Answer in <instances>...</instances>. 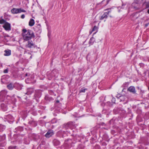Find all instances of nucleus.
I'll return each instance as SVG.
<instances>
[{"mask_svg": "<svg viewBox=\"0 0 149 149\" xmlns=\"http://www.w3.org/2000/svg\"><path fill=\"white\" fill-rule=\"evenodd\" d=\"M22 33L23 39L25 41H28L32 38L35 37V36L33 32L31 30L26 29H23Z\"/></svg>", "mask_w": 149, "mask_h": 149, "instance_id": "1", "label": "nucleus"}, {"mask_svg": "<svg viewBox=\"0 0 149 149\" xmlns=\"http://www.w3.org/2000/svg\"><path fill=\"white\" fill-rule=\"evenodd\" d=\"M105 11L108 10L107 12H105L103 14L100 18V20L106 19L108 17V15H109L111 17H113L112 15L113 13L111 10V8H108L104 10Z\"/></svg>", "mask_w": 149, "mask_h": 149, "instance_id": "2", "label": "nucleus"}, {"mask_svg": "<svg viewBox=\"0 0 149 149\" xmlns=\"http://www.w3.org/2000/svg\"><path fill=\"white\" fill-rule=\"evenodd\" d=\"M11 12L13 14H17L20 13L22 12L25 13L26 11L21 8L19 9L13 8L11 10Z\"/></svg>", "mask_w": 149, "mask_h": 149, "instance_id": "3", "label": "nucleus"}, {"mask_svg": "<svg viewBox=\"0 0 149 149\" xmlns=\"http://www.w3.org/2000/svg\"><path fill=\"white\" fill-rule=\"evenodd\" d=\"M36 46L32 41L29 40L28 41L27 44L26 45V47L29 48H35L36 47Z\"/></svg>", "mask_w": 149, "mask_h": 149, "instance_id": "4", "label": "nucleus"}, {"mask_svg": "<svg viewBox=\"0 0 149 149\" xmlns=\"http://www.w3.org/2000/svg\"><path fill=\"white\" fill-rule=\"evenodd\" d=\"M7 103L8 101H6L4 103H2L1 105V109L3 111H6L8 110V106L6 104Z\"/></svg>", "mask_w": 149, "mask_h": 149, "instance_id": "5", "label": "nucleus"}, {"mask_svg": "<svg viewBox=\"0 0 149 149\" xmlns=\"http://www.w3.org/2000/svg\"><path fill=\"white\" fill-rule=\"evenodd\" d=\"M138 2V1H135L132 4V7L136 10H138L139 9Z\"/></svg>", "mask_w": 149, "mask_h": 149, "instance_id": "6", "label": "nucleus"}, {"mask_svg": "<svg viewBox=\"0 0 149 149\" xmlns=\"http://www.w3.org/2000/svg\"><path fill=\"white\" fill-rule=\"evenodd\" d=\"M3 27L6 31H10L11 30L10 24L8 22H6Z\"/></svg>", "mask_w": 149, "mask_h": 149, "instance_id": "7", "label": "nucleus"}, {"mask_svg": "<svg viewBox=\"0 0 149 149\" xmlns=\"http://www.w3.org/2000/svg\"><path fill=\"white\" fill-rule=\"evenodd\" d=\"M33 28L34 30L36 32H38L39 33H40L41 32V25L40 24L34 26Z\"/></svg>", "mask_w": 149, "mask_h": 149, "instance_id": "8", "label": "nucleus"}, {"mask_svg": "<svg viewBox=\"0 0 149 149\" xmlns=\"http://www.w3.org/2000/svg\"><path fill=\"white\" fill-rule=\"evenodd\" d=\"M54 134L53 131L50 130L48 131L47 133L45 134V136L47 138H49L53 135Z\"/></svg>", "mask_w": 149, "mask_h": 149, "instance_id": "9", "label": "nucleus"}, {"mask_svg": "<svg viewBox=\"0 0 149 149\" xmlns=\"http://www.w3.org/2000/svg\"><path fill=\"white\" fill-rule=\"evenodd\" d=\"M41 95L40 91L39 90L36 91L35 93V97L37 98L40 97Z\"/></svg>", "mask_w": 149, "mask_h": 149, "instance_id": "10", "label": "nucleus"}, {"mask_svg": "<svg viewBox=\"0 0 149 149\" xmlns=\"http://www.w3.org/2000/svg\"><path fill=\"white\" fill-rule=\"evenodd\" d=\"M7 87L9 90H12L14 87V85L13 83H11L7 85Z\"/></svg>", "mask_w": 149, "mask_h": 149, "instance_id": "11", "label": "nucleus"}, {"mask_svg": "<svg viewBox=\"0 0 149 149\" xmlns=\"http://www.w3.org/2000/svg\"><path fill=\"white\" fill-rule=\"evenodd\" d=\"M5 53L4 55L5 56H9L11 55V50L10 49H7L4 51Z\"/></svg>", "mask_w": 149, "mask_h": 149, "instance_id": "12", "label": "nucleus"}, {"mask_svg": "<svg viewBox=\"0 0 149 149\" xmlns=\"http://www.w3.org/2000/svg\"><path fill=\"white\" fill-rule=\"evenodd\" d=\"M128 91L130 92L133 93H135L136 91L135 90V88L133 86H130L128 89Z\"/></svg>", "mask_w": 149, "mask_h": 149, "instance_id": "13", "label": "nucleus"}, {"mask_svg": "<svg viewBox=\"0 0 149 149\" xmlns=\"http://www.w3.org/2000/svg\"><path fill=\"white\" fill-rule=\"evenodd\" d=\"M34 89L33 88H29L27 89V92L26 93L27 95H30L34 92Z\"/></svg>", "mask_w": 149, "mask_h": 149, "instance_id": "14", "label": "nucleus"}, {"mask_svg": "<svg viewBox=\"0 0 149 149\" xmlns=\"http://www.w3.org/2000/svg\"><path fill=\"white\" fill-rule=\"evenodd\" d=\"M3 91H1L0 93V101L1 102H2L4 101V100H5V96L3 95L2 94Z\"/></svg>", "mask_w": 149, "mask_h": 149, "instance_id": "15", "label": "nucleus"}, {"mask_svg": "<svg viewBox=\"0 0 149 149\" xmlns=\"http://www.w3.org/2000/svg\"><path fill=\"white\" fill-rule=\"evenodd\" d=\"M95 39L93 37H91L90 39L88 42V43L90 45V46L91 45H93L94 43L95 42Z\"/></svg>", "mask_w": 149, "mask_h": 149, "instance_id": "16", "label": "nucleus"}, {"mask_svg": "<svg viewBox=\"0 0 149 149\" xmlns=\"http://www.w3.org/2000/svg\"><path fill=\"white\" fill-rule=\"evenodd\" d=\"M35 24L34 20L32 19H31L29 22V25L30 26H33Z\"/></svg>", "mask_w": 149, "mask_h": 149, "instance_id": "17", "label": "nucleus"}, {"mask_svg": "<svg viewBox=\"0 0 149 149\" xmlns=\"http://www.w3.org/2000/svg\"><path fill=\"white\" fill-rule=\"evenodd\" d=\"M97 27L96 26H95L93 27V28L91 30H90L89 31V34H91L92 32H93L94 31H97Z\"/></svg>", "mask_w": 149, "mask_h": 149, "instance_id": "18", "label": "nucleus"}, {"mask_svg": "<svg viewBox=\"0 0 149 149\" xmlns=\"http://www.w3.org/2000/svg\"><path fill=\"white\" fill-rule=\"evenodd\" d=\"M53 73V72H51V74L52 75V76H51L50 74H49L48 73H47V77L48 78V79L49 80H51L52 77H54V75H53L52 73Z\"/></svg>", "mask_w": 149, "mask_h": 149, "instance_id": "19", "label": "nucleus"}, {"mask_svg": "<svg viewBox=\"0 0 149 149\" xmlns=\"http://www.w3.org/2000/svg\"><path fill=\"white\" fill-rule=\"evenodd\" d=\"M45 99L47 100H49V101H51L54 100L52 98V97H45Z\"/></svg>", "mask_w": 149, "mask_h": 149, "instance_id": "20", "label": "nucleus"}, {"mask_svg": "<svg viewBox=\"0 0 149 149\" xmlns=\"http://www.w3.org/2000/svg\"><path fill=\"white\" fill-rule=\"evenodd\" d=\"M87 90V88H81V90L80 91V93L81 92H85V91Z\"/></svg>", "mask_w": 149, "mask_h": 149, "instance_id": "21", "label": "nucleus"}, {"mask_svg": "<svg viewBox=\"0 0 149 149\" xmlns=\"http://www.w3.org/2000/svg\"><path fill=\"white\" fill-rule=\"evenodd\" d=\"M6 22V20H4L3 19H1L0 20V24H5Z\"/></svg>", "mask_w": 149, "mask_h": 149, "instance_id": "22", "label": "nucleus"}, {"mask_svg": "<svg viewBox=\"0 0 149 149\" xmlns=\"http://www.w3.org/2000/svg\"><path fill=\"white\" fill-rule=\"evenodd\" d=\"M115 101H116L115 98L114 97H113L111 100V101H112V102L114 104H115L116 103Z\"/></svg>", "mask_w": 149, "mask_h": 149, "instance_id": "23", "label": "nucleus"}, {"mask_svg": "<svg viewBox=\"0 0 149 149\" xmlns=\"http://www.w3.org/2000/svg\"><path fill=\"white\" fill-rule=\"evenodd\" d=\"M17 146H10L9 147V148L10 149H15L16 148Z\"/></svg>", "mask_w": 149, "mask_h": 149, "instance_id": "24", "label": "nucleus"}, {"mask_svg": "<svg viewBox=\"0 0 149 149\" xmlns=\"http://www.w3.org/2000/svg\"><path fill=\"white\" fill-rule=\"evenodd\" d=\"M8 69H5L3 71V72L5 73H8Z\"/></svg>", "mask_w": 149, "mask_h": 149, "instance_id": "25", "label": "nucleus"}, {"mask_svg": "<svg viewBox=\"0 0 149 149\" xmlns=\"http://www.w3.org/2000/svg\"><path fill=\"white\" fill-rule=\"evenodd\" d=\"M54 142H56L57 143V145L59 144L60 142L56 140H54Z\"/></svg>", "mask_w": 149, "mask_h": 149, "instance_id": "26", "label": "nucleus"}, {"mask_svg": "<svg viewBox=\"0 0 149 149\" xmlns=\"http://www.w3.org/2000/svg\"><path fill=\"white\" fill-rule=\"evenodd\" d=\"M19 86V87H17V89L18 90H20L22 89V87L21 86L19 85H18Z\"/></svg>", "mask_w": 149, "mask_h": 149, "instance_id": "27", "label": "nucleus"}, {"mask_svg": "<svg viewBox=\"0 0 149 149\" xmlns=\"http://www.w3.org/2000/svg\"><path fill=\"white\" fill-rule=\"evenodd\" d=\"M146 7L147 8H149V2H148L146 3Z\"/></svg>", "mask_w": 149, "mask_h": 149, "instance_id": "28", "label": "nucleus"}, {"mask_svg": "<svg viewBox=\"0 0 149 149\" xmlns=\"http://www.w3.org/2000/svg\"><path fill=\"white\" fill-rule=\"evenodd\" d=\"M25 17V15L24 14H23L21 16V17L22 19H24V18Z\"/></svg>", "mask_w": 149, "mask_h": 149, "instance_id": "29", "label": "nucleus"}, {"mask_svg": "<svg viewBox=\"0 0 149 149\" xmlns=\"http://www.w3.org/2000/svg\"><path fill=\"white\" fill-rule=\"evenodd\" d=\"M149 25V22L145 24V26L147 27Z\"/></svg>", "mask_w": 149, "mask_h": 149, "instance_id": "30", "label": "nucleus"}, {"mask_svg": "<svg viewBox=\"0 0 149 149\" xmlns=\"http://www.w3.org/2000/svg\"><path fill=\"white\" fill-rule=\"evenodd\" d=\"M59 101L58 100H57L56 102V104H57L58 103H59Z\"/></svg>", "mask_w": 149, "mask_h": 149, "instance_id": "31", "label": "nucleus"}, {"mask_svg": "<svg viewBox=\"0 0 149 149\" xmlns=\"http://www.w3.org/2000/svg\"><path fill=\"white\" fill-rule=\"evenodd\" d=\"M104 123H101V125H104Z\"/></svg>", "mask_w": 149, "mask_h": 149, "instance_id": "32", "label": "nucleus"}, {"mask_svg": "<svg viewBox=\"0 0 149 149\" xmlns=\"http://www.w3.org/2000/svg\"><path fill=\"white\" fill-rule=\"evenodd\" d=\"M147 12L149 14V9L148 10Z\"/></svg>", "mask_w": 149, "mask_h": 149, "instance_id": "33", "label": "nucleus"}, {"mask_svg": "<svg viewBox=\"0 0 149 149\" xmlns=\"http://www.w3.org/2000/svg\"><path fill=\"white\" fill-rule=\"evenodd\" d=\"M108 2H109V1H107V3L108 4Z\"/></svg>", "mask_w": 149, "mask_h": 149, "instance_id": "34", "label": "nucleus"}, {"mask_svg": "<svg viewBox=\"0 0 149 149\" xmlns=\"http://www.w3.org/2000/svg\"><path fill=\"white\" fill-rule=\"evenodd\" d=\"M26 76H27V74H26Z\"/></svg>", "mask_w": 149, "mask_h": 149, "instance_id": "35", "label": "nucleus"}, {"mask_svg": "<svg viewBox=\"0 0 149 149\" xmlns=\"http://www.w3.org/2000/svg\"><path fill=\"white\" fill-rule=\"evenodd\" d=\"M115 111V109H114L113 111Z\"/></svg>", "mask_w": 149, "mask_h": 149, "instance_id": "36", "label": "nucleus"}, {"mask_svg": "<svg viewBox=\"0 0 149 149\" xmlns=\"http://www.w3.org/2000/svg\"><path fill=\"white\" fill-rule=\"evenodd\" d=\"M148 90H149V87H148Z\"/></svg>", "mask_w": 149, "mask_h": 149, "instance_id": "37", "label": "nucleus"}]
</instances>
